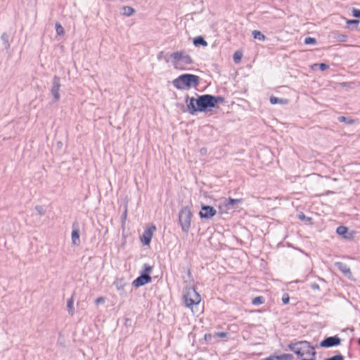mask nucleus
<instances>
[{
	"label": "nucleus",
	"mask_w": 360,
	"mask_h": 360,
	"mask_svg": "<svg viewBox=\"0 0 360 360\" xmlns=\"http://www.w3.org/2000/svg\"><path fill=\"white\" fill-rule=\"evenodd\" d=\"M60 86H61V79L58 76L55 75L53 77L52 87L51 89V93L53 97L54 102L58 101L60 98V96L59 94V90H60Z\"/></svg>",
	"instance_id": "0eeeda50"
},
{
	"label": "nucleus",
	"mask_w": 360,
	"mask_h": 360,
	"mask_svg": "<svg viewBox=\"0 0 360 360\" xmlns=\"http://www.w3.org/2000/svg\"><path fill=\"white\" fill-rule=\"evenodd\" d=\"M288 348L297 355L298 359H301L304 355L314 357L316 354L314 347L305 340L290 343L288 345Z\"/></svg>",
	"instance_id": "7ed1b4c3"
},
{
	"label": "nucleus",
	"mask_w": 360,
	"mask_h": 360,
	"mask_svg": "<svg viewBox=\"0 0 360 360\" xmlns=\"http://www.w3.org/2000/svg\"><path fill=\"white\" fill-rule=\"evenodd\" d=\"M337 39L339 41H341V42H345L347 41V37L345 34H340L337 37Z\"/></svg>",
	"instance_id": "ea45409f"
},
{
	"label": "nucleus",
	"mask_w": 360,
	"mask_h": 360,
	"mask_svg": "<svg viewBox=\"0 0 360 360\" xmlns=\"http://www.w3.org/2000/svg\"><path fill=\"white\" fill-rule=\"evenodd\" d=\"M252 34L254 39H258L259 41H264L266 38L265 35L258 30H254Z\"/></svg>",
	"instance_id": "b1692460"
},
{
	"label": "nucleus",
	"mask_w": 360,
	"mask_h": 360,
	"mask_svg": "<svg viewBox=\"0 0 360 360\" xmlns=\"http://www.w3.org/2000/svg\"><path fill=\"white\" fill-rule=\"evenodd\" d=\"M263 360H278L276 355H271L269 357L264 359Z\"/></svg>",
	"instance_id": "c03bdc74"
},
{
	"label": "nucleus",
	"mask_w": 360,
	"mask_h": 360,
	"mask_svg": "<svg viewBox=\"0 0 360 360\" xmlns=\"http://www.w3.org/2000/svg\"><path fill=\"white\" fill-rule=\"evenodd\" d=\"M324 360H345V357L342 354H338L331 357L325 359Z\"/></svg>",
	"instance_id": "72a5a7b5"
},
{
	"label": "nucleus",
	"mask_w": 360,
	"mask_h": 360,
	"mask_svg": "<svg viewBox=\"0 0 360 360\" xmlns=\"http://www.w3.org/2000/svg\"><path fill=\"white\" fill-rule=\"evenodd\" d=\"M158 59L162 60L164 59L167 63L169 62V58L167 54H165L164 51H160L158 55Z\"/></svg>",
	"instance_id": "473e14b6"
},
{
	"label": "nucleus",
	"mask_w": 360,
	"mask_h": 360,
	"mask_svg": "<svg viewBox=\"0 0 360 360\" xmlns=\"http://www.w3.org/2000/svg\"><path fill=\"white\" fill-rule=\"evenodd\" d=\"M74 300L73 298H70L67 302V307L68 310V314L70 316H72L75 313L74 307H73Z\"/></svg>",
	"instance_id": "5701e85b"
},
{
	"label": "nucleus",
	"mask_w": 360,
	"mask_h": 360,
	"mask_svg": "<svg viewBox=\"0 0 360 360\" xmlns=\"http://www.w3.org/2000/svg\"><path fill=\"white\" fill-rule=\"evenodd\" d=\"M282 301H283V303L284 304H287L289 303V301H290V297H289V295L285 293L283 295V297H282Z\"/></svg>",
	"instance_id": "58836bf2"
},
{
	"label": "nucleus",
	"mask_w": 360,
	"mask_h": 360,
	"mask_svg": "<svg viewBox=\"0 0 360 360\" xmlns=\"http://www.w3.org/2000/svg\"><path fill=\"white\" fill-rule=\"evenodd\" d=\"M300 359V360H316V356H314V357L311 356V359H304V358L302 357V358H301V359Z\"/></svg>",
	"instance_id": "49530a36"
},
{
	"label": "nucleus",
	"mask_w": 360,
	"mask_h": 360,
	"mask_svg": "<svg viewBox=\"0 0 360 360\" xmlns=\"http://www.w3.org/2000/svg\"><path fill=\"white\" fill-rule=\"evenodd\" d=\"M156 230L155 225H151L144 230L143 236L141 237V242L144 245H149L154 231Z\"/></svg>",
	"instance_id": "9d476101"
},
{
	"label": "nucleus",
	"mask_w": 360,
	"mask_h": 360,
	"mask_svg": "<svg viewBox=\"0 0 360 360\" xmlns=\"http://www.w3.org/2000/svg\"><path fill=\"white\" fill-rule=\"evenodd\" d=\"M352 15L356 18H360V10L354 8L352 9Z\"/></svg>",
	"instance_id": "4c0bfd02"
},
{
	"label": "nucleus",
	"mask_w": 360,
	"mask_h": 360,
	"mask_svg": "<svg viewBox=\"0 0 360 360\" xmlns=\"http://www.w3.org/2000/svg\"><path fill=\"white\" fill-rule=\"evenodd\" d=\"M336 233L345 239H350L352 238V234L349 233L348 228L345 226H338L336 229Z\"/></svg>",
	"instance_id": "4468645a"
},
{
	"label": "nucleus",
	"mask_w": 360,
	"mask_h": 360,
	"mask_svg": "<svg viewBox=\"0 0 360 360\" xmlns=\"http://www.w3.org/2000/svg\"><path fill=\"white\" fill-rule=\"evenodd\" d=\"M204 339L206 342H212L213 339L215 340L214 333L213 334H211V333L205 334Z\"/></svg>",
	"instance_id": "c9c22d12"
},
{
	"label": "nucleus",
	"mask_w": 360,
	"mask_h": 360,
	"mask_svg": "<svg viewBox=\"0 0 360 360\" xmlns=\"http://www.w3.org/2000/svg\"><path fill=\"white\" fill-rule=\"evenodd\" d=\"M278 360H292L293 356L291 354H283L279 356H276Z\"/></svg>",
	"instance_id": "cd10ccee"
},
{
	"label": "nucleus",
	"mask_w": 360,
	"mask_h": 360,
	"mask_svg": "<svg viewBox=\"0 0 360 360\" xmlns=\"http://www.w3.org/2000/svg\"><path fill=\"white\" fill-rule=\"evenodd\" d=\"M211 98H212V101L214 108H215L217 106V103L225 102V98L222 96H216L211 95Z\"/></svg>",
	"instance_id": "4be33fe9"
},
{
	"label": "nucleus",
	"mask_w": 360,
	"mask_h": 360,
	"mask_svg": "<svg viewBox=\"0 0 360 360\" xmlns=\"http://www.w3.org/2000/svg\"><path fill=\"white\" fill-rule=\"evenodd\" d=\"M122 10V15H124L125 16H128V17L131 16V15H133L135 13V10L132 7L129 6H123Z\"/></svg>",
	"instance_id": "6ab92c4d"
},
{
	"label": "nucleus",
	"mask_w": 360,
	"mask_h": 360,
	"mask_svg": "<svg viewBox=\"0 0 360 360\" xmlns=\"http://www.w3.org/2000/svg\"><path fill=\"white\" fill-rule=\"evenodd\" d=\"M170 57L173 59V64L176 68H182L179 66L181 61L185 65H191L193 60L191 57L184 51H176L170 54Z\"/></svg>",
	"instance_id": "423d86ee"
},
{
	"label": "nucleus",
	"mask_w": 360,
	"mask_h": 360,
	"mask_svg": "<svg viewBox=\"0 0 360 360\" xmlns=\"http://www.w3.org/2000/svg\"><path fill=\"white\" fill-rule=\"evenodd\" d=\"M151 280V276H146L145 275L140 274L139 276H138L135 280H134V281L132 282V285L136 288H139L150 283Z\"/></svg>",
	"instance_id": "9b49d317"
},
{
	"label": "nucleus",
	"mask_w": 360,
	"mask_h": 360,
	"mask_svg": "<svg viewBox=\"0 0 360 360\" xmlns=\"http://www.w3.org/2000/svg\"><path fill=\"white\" fill-rule=\"evenodd\" d=\"M57 144H58V146L59 148H60V147L63 146V143H62V142H61V141H58V142L57 143Z\"/></svg>",
	"instance_id": "09e8293b"
},
{
	"label": "nucleus",
	"mask_w": 360,
	"mask_h": 360,
	"mask_svg": "<svg viewBox=\"0 0 360 360\" xmlns=\"http://www.w3.org/2000/svg\"><path fill=\"white\" fill-rule=\"evenodd\" d=\"M242 56H243V54L241 52H240V51L235 52L233 54V61L236 63H238L239 62H240Z\"/></svg>",
	"instance_id": "c85d7f7f"
},
{
	"label": "nucleus",
	"mask_w": 360,
	"mask_h": 360,
	"mask_svg": "<svg viewBox=\"0 0 360 360\" xmlns=\"http://www.w3.org/2000/svg\"><path fill=\"white\" fill-rule=\"evenodd\" d=\"M193 43L195 46H202L205 47L207 46V42L202 36L195 37L193 40Z\"/></svg>",
	"instance_id": "f3484780"
},
{
	"label": "nucleus",
	"mask_w": 360,
	"mask_h": 360,
	"mask_svg": "<svg viewBox=\"0 0 360 360\" xmlns=\"http://www.w3.org/2000/svg\"><path fill=\"white\" fill-rule=\"evenodd\" d=\"M127 203H125L124 205V211H123V213L122 214V224H124L127 219Z\"/></svg>",
	"instance_id": "2f4dec72"
},
{
	"label": "nucleus",
	"mask_w": 360,
	"mask_h": 360,
	"mask_svg": "<svg viewBox=\"0 0 360 360\" xmlns=\"http://www.w3.org/2000/svg\"><path fill=\"white\" fill-rule=\"evenodd\" d=\"M304 43L305 44H307V45L316 44V39L315 38H314V37H306L304 39Z\"/></svg>",
	"instance_id": "7c9ffc66"
},
{
	"label": "nucleus",
	"mask_w": 360,
	"mask_h": 360,
	"mask_svg": "<svg viewBox=\"0 0 360 360\" xmlns=\"http://www.w3.org/2000/svg\"><path fill=\"white\" fill-rule=\"evenodd\" d=\"M217 214V210L214 207L202 204L201 210L199 212V216L201 219H209Z\"/></svg>",
	"instance_id": "6e6552de"
},
{
	"label": "nucleus",
	"mask_w": 360,
	"mask_h": 360,
	"mask_svg": "<svg viewBox=\"0 0 360 360\" xmlns=\"http://www.w3.org/2000/svg\"><path fill=\"white\" fill-rule=\"evenodd\" d=\"M206 151H207V150L205 148H201V150H200V153L202 154H204L205 153H206Z\"/></svg>",
	"instance_id": "de8ad7c7"
},
{
	"label": "nucleus",
	"mask_w": 360,
	"mask_h": 360,
	"mask_svg": "<svg viewBox=\"0 0 360 360\" xmlns=\"http://www.w3.org/2000/svg\"><path fill=\"white\" fill-rule=\"evenodd\" d=\"M114 285L118 291H123L126 283L123 278H117L114 282Z\"/></svg>",
	"instance_id": "a211bd4d"
},
{
	"label": "nucleus",
	"mask_w": 360,
	"mask_h": 360,
	"mask_svg": "<svg viewBox=\"0 0 360 360\" xmlns=\"http://www.w3.org/2000/svg\"><path fill=\"white\" fill-rule=\"evenodd\" d=\"M264 302V298L262 296H258L252 299V303L254 305H259Z\"/></svg>",
	"instance_id": "bb28decb"
},
{
	"label": "nucleus",
	"mask_w": 360,
	"mask_h": 360,
	"mask_svg": "<svg viewBox=\"0 0 360 360\" xmlns=\"http://www.w3.org/2000/svg\"><path fill=\"white\" fill-rule=\"evenodd\" d=\"M186 108L191 115L198 112H207L214 108L211 94L198 95L197 98L186 97Z\"/></svg>",
	"instance_id": "f257e3e1"
},
{
	"label": "nucleus",
	"mask_w": 360,
	"mask_h": 360,
	"mask_svg": "<svg viewBox=\"0 0 360 360\" xmlns=\"http://www.w3.org/2000/svg\"><path fill=\"white\" fill-rule=\"evenodd\" d=\"M298 217L300 220L307 221L311 222L312 219L311 217H307L303 212H300L298 215Z\"/></svg>",
	"instance_id": "f704fd0d"
},
{
	"label": "nucleus",
	"mask_w": 360,
	"mask_h": 360,
	"mask_svg": "<svg viewBox=\"0 0 360 360\" xmlns=\"http://www.w3.org/2000/svg\"><path fill=\"white\" fill-rule=\"evenodd\" d=\"M1 40L5 49L8 50L10 49V36L8 34L4 32L1 35Z\"/></svg>",
	"instance_id": "dca6fc26"
},
{
	"label": "nucleus",
	"mask_w": 360,
	"mask_h": 360,
	"mask_svg": "<svg viewBox=\"0 0 360 360\" xmlns=\"http://www.w3.org/2000/svg\"><path fill=\"white\" fill-rule=\"evenodd\" d=\"M335 266L345 276L349 277L352 275L350 268L348 265L342 262H336Z\"/></svg>",
	"instance_id": "ddd939ff"
},
{
	"label": "nucleus",
	"mask_w": 360,
	"mask_h": 360,
	"mask_svg": "<svg viewBox=\"0 0 360 360\" xmlns=\"http://www.w3.org/2000/svg\"><path fill=\"white\" fill-rule=\"evenodd\" d=\"M183 297L185 305L189 308L200 302V295L193 287L186 288Z\"/></svg>",
	"instance_id": "39448f33"
},
{
	"label": "nucleus",
	"mask_w": 360,
	"mask_h": 360,
	"mask_svg": "<svg viewBox=\"0 0 360 360\" xmlns=\"http://www.w3.org/2000/svg\"><path fill=\"white\" fill-rule=\"evenodd\" d=\"M229 336V333L227 332H215L214 337L215 340L217 338H226Z\"/></svg>",
	"instance_id": "c756f323"
},
{
	"label": "nucleus",
	"mask_w": 360,
	"mask_h": 360,
	"mask_svg": "<svg viewBox=\"0 0 360 360\" xmlns=\"http://www.w3.org/2000/svg\"><path fill=\"white\" fill-rule=\"evenodd\" d=\"M358 344L360 345V338L358 340Z\"/></svg>",
	"instance_id": "8fccbe9b"
},
{
	"label": "nucleus",
	"mask_w": 360,
	"mask_h": 360,
	"mask_svg": "<svg viewBox=\"0 0 360 360\" xmlns=\"http://www.w3.org/2000/svg\"><path fill=\"white\" fill-rule=\"evenodd\" d=\"M311 288L314 290H319L320 289L319 285L316 283H313L310 285Z\"/></svg>",
	"instance_id": "37998d69"
},
{
	"label": "nucleus",
	"mask_w": 360,
	"mask_h": 360,
	"mask_svg": "<svg viewBox=\"0 0 360 360\" xmlns=\"http://www.w3.org/2000/svg\"><path fill=\"white\" fill-rule=\"evenodd\" d=\"M319 69L321 70V71H324L327 69L329 68V65L326 63H321L320 64H319Z\"/></svg>",
	"instance_id": "a19ab883"
},
{
	"label": "nucleus",
	"mask_w": 360,
	"mask_h": 360,
	"mask_svg": "<svg viewBox=\"0 0 360 360\" xmlns=\"http://www.w3.org/2000/svg\"><path fill=\"white\" fill-rule=\"evenodd\" d=\"M193 214L191 209L188 207H184L179 213V223L183 232L187 233L191 228V221Z\"/></svg>",
	"instance_id": "20e7f679"
},
{
	"label": "nucleus",
	"mask_w": 360,
	"mask_h": 360,
	"mask_svg": "<svg viewBox=\"0 0 360 360\" xmlns=\"http://www.w3.org/2000/svg\"><path fill=\"white\" fill-rule=\"evenodd\" d=\"M200 79V77L195 75L186 73L174 79L172 84L177 89H189L191 87H196L199 84Z\"/></svg>",
	"instance_id": "f03ea898"
},
{
	"label": "nucleus",
	"mask_w": 360,
	"mask_h": 360,
	"mask_svg": "<svg viewBox=\"0 0 360 360\" xmlns=\"http://www.w3.org/2000/svg\"><path fill=\"white\" fill-rule=\"evenodd\" d=\"M56 31L57 35H58V36H63L65 34L64 28L59 22L56 23Z\"/></svg>",
	"instance_id": "a878e982"
},
{
	"label": "nucleus",
	"mask_w": 360,
	"mask_h": 360,
	"mask_svg": "<svg viewBox=\"0 0 360 360\" xmlns=\"http://www.w3.org/2000/svg\"><path fill=\"white\" fill-rule=\"evenodd\" d=\"M269 101H270V103L273 105L278 104V103L286 104L288 103L287 99L279 98H277L275 96H271Z\"/></svg>",
	"instance_id": "aec40b11"
},
{
	"label": "nucleus",
	"mask_w": 360,
	"mask_h": 360,
	"mask_svg": "<svg viewBox=\"0 0 360 360\" xmlns=\"http://www.w3.org/2000/svg\"><path fill=\"white\" fill-rule=\"evenodd\" d=\"M72 243L75 245H79L80 244L79 239V231L77 229H74L72 231Z\"/></svg>",
	"instance_id": "2eb2a0df"
},
{
	"label": "nucleus",
	"mask_w": 360,
	"mask_h": 360,
	"mask_svg": "<svg viewBox=\"0 0 360 360\" xmlns=\"http://www.w3.org/2000/svg\"><path fill=\"white\" fill-rule=\"evenodd\" d=\"M341 343V339L338 335L330 336L324 338L320 342V347L324 348H329L332 347H335Z\"/></svg>",
	"instance_id": "1a4fd4ad"
},
{
	"label": "nucleus",
	"mask_w": 360,
	"mask_h": 360,
	"mask_svg": "<svg viewBox=\"0 0 360 360\" xmlns=\"http://www.w3.org/2000/svg\"><path fill=\"white\" fill-rule=\"evenodd\" d=\"M105 302V300L103 297H98L96 300V304H99V303H103Z\"/></svg>",
	"instance_id": "a18cd8bd"
},
{
	"label": "nucleus",
	"mask_w": 360,
	"mask_h": 360,
	"mask_svg": "<svg viewBox=\"0 0 360 360\" xmlns=\"http://www.w3.org/2000/svg\"><path fill=\"white\" fill-rule=\"evenodd\" d=\"M243 202L242 198L233 199L229 198L226 199L224 205L227 210L236 209L238 208V204Z\"/></svg>",
	"instance_id": "f8f14e48"
},
{
	"label": "nucleus",
	"mask_w": 360,
	"mask_h": 360,
	"mask_svg": "<svg viewBox=\"0 0 360 360\" xmlns=\"http://www.w3.org/2000/svg\"><path fill=\"white\" fill-rule=\"evenodd\" d=\"M153 267L149 264H145L143 266V270L141 273V275H145L146 276H150V274L152 271Z\"/></svg>",
	"instance_id": "393cba45"
},
{
	"label": "nucleus",
	"mask_w": 360,
	"mask_h": 360,
	"mask_svg": "<svg viewBox=\"0 0 360 360\" xmlns=\"http://www.w3.org/2000/svg\"><path fill=\"white\" fill-rule=\"evenodd\" d=\"M35 210L37 211V212L41 215H44L45 214V211L42 206L41 205H37L35 207Z\"/></svg>",
	"instance_id": "e433bc0d"
},
{
	"label": "nucleus",
	"mask_w": 360,
	"mask_h": 360,
	"mask_svg": "<svg viewBox=\"0 0 360 360\" xmlns=\"http://www.w3.org/2000/svg\"><path fill=\"white\" fill-rule=\"evenodd\" d=\"M338 120L340 122H345L347 124L352 125L354 124L355 120L351 118L350 117H345V116H340L338 117Z\"/></svg>",
	"instance_id": "412c9836"
},
{
	"label": "nucleus",
	"mask_w": 360,
	"mask_h": 360,
	"mask_svg": "<svg viewBox=\"0 0 360 360\" xmlns=\"http://www.w3.org/2000/svg\"><path fill=\"white\" fill-rule=\"evenodd\" d=\"M359 23V20H347V24L348 25H358Z\"/></svg>",
	"instance_id": "79ce46f5"
}]
</instances>
